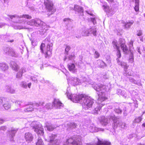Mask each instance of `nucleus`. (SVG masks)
Masks as SVG:
<instances>
[{
	"mask_svg": "<svg viewBox=\"0 0 145 145\" xmlns=\"http://www.w3.org/2000/svg\"><path fill=\"white\" fill-rule=\"evenodd\" d=\"M70 88L68 87L65 94L69 99L74 102H79L82 104L83 109L88 110L91 108L93 103V100L90 97L84 95H72L69 92Z\"/></svg>",
	"mask_w": 145,
	"mask_h": 145,
	"instance_id": "f257e3e1",
	"label": "nucleus"
},
{
	"mask_svg": "<svg viewBox=\"0 0 145 145\" xmlns=\"http://www.w3.org/2000/svg\"><path fill=\"white\" fill-rule=\"evenodd\" d=\"M44 103L43 102H40L36 103L34 104L29 105L24 110H21L22 112H31L33 111L39 110V111L42 110V108H46L47 109L51 108L52 107H55L56 108H60L63 107V105L58 99H55L52 104L50 103L46 104L44 107H43Z\"/></svg>",
	"mask_w": 145,
	"mask_h": 145,
	"instance_id": "f03ea898",
	"label": "nucleus"
},
{
	"mask_svg": "<svg viewBox=\"0 0 145 145\" xmlns=\"http://www.w3.org/2000/svg\"><path fill=\"white\" fill-rule=\"evenodd\" d=\"M94 89L97 92L99 98L97 103V106L92 111L94 114H98V112L101 109L102 107L105 104L101 103L102 102L107 99L106 93V86L102 84H96L93 87Z\"/></svg>",
	"mask_w": 145,
	"mask_h": 145,
	"instance_id": "7ed1b4c3",
	"label": "nucleus"
},
{
	"mask_svg": "<svg viewBox=\"0 0 145 145\" xmlns=\"http://www.w3.org/2000/svg\"><path fill=\"white\" fill-rule=\"evenodd\" d=\"M111 119L113 121L112 126L114 129L116 128L119 124L122 128L124 129L126 128L127 124L125 123L119 122V118L116 117L113 114H111L108 118H106L104 116H102L99 119L101 123L105 126L107 125Z\"/></svg>",
	"mask_w": 145,
	"mask_h": 145,
	"instance_id": "20e7f679",
	"label": "nucleus"
},
{
	"mask_svg": "<svg viewBox=\"0 0 145 145\" xmlns=\"http://www.w3.org/2000/svg\"><path fill=\"white\" fill-rule=\"evenodd\" d=\"M9 17L14 20V22L16 23H22V24L25 25L26 24L30 25H35L36 24L35 20H31L30 21L26 22L23 20V18L31 19L32 17L31 16L28 14H23L22 15L18 16L16 15H10Z\"/></svg>",
	"mask_w": 145,
	"mask_h": 145,
	"instance_id": "39448f33",
	"label": "nucleus"
},
{
	"mask_svg": "<svg viewBox=\"0 0 145 145\" xmlns=\"http://www.w3.org/2000/svg\"><path fill=\"white\" fill-rule=\"evenodd\" d=\"M125 43V40L121 38L119 39L118 42L116 40H114L112 42V45L114 49L116 51H117V56L118 58H120L121 57V53L120 49V45L125 53H127L128 51L127 47Z\"/></svg>",
	"mask_w": 145,
	"mask_h": 145,
	"instance_id": "423d86ee",
	"label": "nucleus"
},
{
	"mask_svg": "<svg viewBox=\"0 0 145 145\" xmlns=\"http://www.w3.org/2000/svg\"><path fill=\"white\" fill-rule=\"evenodd\" d=\"M50 39L46 38L45 41L46 44L42 43L40 46L41 52L44 53L46 58H49L51 57L52 54V43L49 41Z\"/></svg>",
	"mask_w": 145,
	"mask_h": 145,
	"instance_id": "0eeeda50",
	"label": "nucleus"
},
{
	"mask_svg": "<svg viewBox=\"0 0 145 145\" xmlns=\"http://www.w3.org/2000/svg\"><path fill=\"white\" fill-rule=\"evenodd\" d=\"M68 81L69 83L71 84L74 86L80 84L83 82H85L86 84H91L90 80H86L85 77H83L80 80L77 77H71L68 80Z\"/></svg>",
	"mask_w": 145,
	"mask_h": 145,
	"instance_id": "6e6552de",
	"label": "nucleus"
},
{
	"mask_svg": "<svg viewBox=\"0 0 145 145\" xmlns=\"http://www.w3.org/2000/svg\"><path fill=\"white\" fill-rule=\"evenodd\" d=\"M35 26H38L39 25L42 27V29L39 31L40 34L41 35H44V37L46 35V32L50 27L49 26L40 19L35 20Z\"/></svg>",
	"mask_w": 145,
	"mask_h": 145,
	"instance_id": "1a4fd4ad",
	"label": "nucleus"
},
{
	"mask_svg": "<svg viewBox=\"0 0 145 145\" xmlns=\"http://www.w3.org/2000/svg\"><path fill=\"white\" fill-rule=\"evenodd\" d=\"M81 138L76 139V140L72 138L68 139L64 145H82Z\"/></svg>",
	"mask_w": 145,
	"mask_h": 145,
	"instance_id": "9d476101",
	"label": "nucleus"
},
{
	"mask_svg": "<svg viewBox=\"0 0 145 145\" xmlns=\"http://www.w3.org/2000/svg\"><path fill=\"white\" fill-rule=\"evenodd\" d=\"M33 129H34L35 131L38 134H40L41 136L43 135V129L42 127L41 124H37L35 126L33 127Z\"/></svg>",
	"mask_w": 145,
	"mask_h": 145,
	"instance_id": "9b49d317",
	"label": "nucleus"
},
{
	"mask_svg": "<svg viewBox=\"0 0 145 145\" xmlns=\"http://www.w3.org/2000/svg\"><path fill=\"white\" fill-rule=\"evenodd\" d=\"M44 4L46 8L49 11L52 12L55 11V10L53 8V3L51 1L44 0Z\"/></svg>",
	"mask_w": 145,
	"mask_h": 145,
	"instance_id": "f8f14e48",
	"label": "nucleus"
},
{
	"mask_svg": "<svg viewBox=\"0 0 145 145\" xmlns=\"http://www.w3.org/2000/svg\"><path fill=\"white\" fill-rule=\"evenodd\" d=\"M49 138L48 139V141L50 142V145H57V140L55 139L56 136L55 135L52 134H49Z\"/></svg>",
	"mask_w": 145,
	"mask_h": 145,
	"instance_id": "ddd939ff",
	"label": "nucleus"
},
{
	"mask_svg": "<svg viewBox=\"0 0 145 145\" xmlns=\"http://www.w3.org/2000/svg\"><path fill=\"white\" fill-rule=\"evenodd\" d=\"M97 141L95 143H89L86 145H110L111 143L107 141L100 140L98 138L97 139Z\"/></svg>",
	"mask_w": 145,
	"mask_h": 145,
	"instance_id": "4468645a",
	"label": "nucleus"
},
{
	"mask_svg": "<svg viewBox=\"0 0 145 145\" xmlns=\"http://www.w3.org/2000/svg\"><path fill=\"white\" fill-rule=\"evenodd\" d=\"M18 131L17 129L12 128L8 132L9 137L10 138V140L11 142L13 141V137L15 136V134Z\"/></svg>",
	"mask_w": 145,
	"mask_h": 145,
	"instance_id": "2eb2a0df",
	"label": "nucleus"
},
{
	"mask_svg": "<svg viewBox=\"0 0 145 145\" xmlns=\"http://www.w3.org/2000/svg\"><path fill=\"white\" fill-rule=\"evenodd\" d=\"M24 137L26 141L28 143L31 142L33 139L32 135L29 133H26L25 134Z\"/></svg>",
	"mask_w": 145,
	"mask_h": 145,
	"instance_id": "dca6fc26",
	"label": "nucleus"
},
{
	"mask_svg": "<svg viewBox=\"0 0 145 145\" xmlns=\"http://www.w3.org/2000/svg\"><path fill=\"white\" fill-rule=\"evenodd\" d=\"M5 100V98H0V107L3 106L5 109L7 110L9 109L11 106L10 104L8 103L5 104L3 105H2V102Z\"/></svg>",
	"mask_w": 145,
	"mask_h": 145,
	"instance_id": "f3484780",
	"label": "nucleus"
},
{
	"mask_svg": "<svg viewBox=\"0 0 145 145\" xmlns=\"http://www.w3.org/2000/svg\"><path fill=\"white\" fill-rule=\"evenodd\" d=\"M89 129L90 132H97L99 131H103V129L101 128H98L95 127L93 124H91L89 127Z\"/></svg>",
	"mask_w": 145,
	"mask_h": 145,
	"instance_id": "a211bd4d",
	"label": "nucleus"
},
{
	"mask_svg": "<svg viewBox=\"0 0 145 145\" xmlns=\"http://www.w3.org/2000/svg\"><path fill=\"white\" fill-rule=\"evenodd\" d=\"M31 85V82L27 83L26 81H22L20 84L21 87L25 89H27V87L29 88H30Z\"/></svg>",
	"mask_w": 145,
	"mask_h": 145,
	"instance_id": "6ab92c4d",
	"label": "nucleus"
},
{
	"mask_svg": "<svg viewBox=\"0 0 145 145\" xmlns=\"http://www.w3.org/2000/svg\"><path fill=\"white\" fill-rule=\"evenodd\" d=\"M25 72V69L24 68H22L20 69L16 74V78L18 79H21L22 78V74Z\"/></svg>",
	"mask_w": 145,
	"mask_h": 145,
	"instance_id": "aec40b11",
	"label": "nucleus"
},
{
	"mask_svg": "<svg viewBox=\"0 0 145 145\" xmlns=\"http://www.w3.org/2000/svg\"><path fill=\"white\" fill-rule=\"evenodd\" d=\"M68 68L69 70L72 73H75L77 71V69L76 67L75 64L74 63L69 64Z\"/></svg>",
	"mask_w": 145,
	"mask_h": 145,
	"instance_id": "412c9836",
	"label": "nucleus"
},
{
	"mask_svg": "<svg viewBox=\"0 0 145 145\" xmlns=\"http://www.w3.org/2000/svg\"><path fill=\"white\" fill-rule=\"evenodd\" d=\"M74 10L78 12V13L80 14V15H82L83 14V10L82 8L80 7L78 5H75L74 7Z\"/></svg>",
	"mask_w": 145,
	"mask_h": 145,
	"instance_id": "4be33fe9",
	"label": "nucleus"
},
{
	"mask_svg": "<svg viewBox=\"0 0 145 145\" xmlns=\"http://www.w3.org/2000/svg\"><path fill=\"white\" fill-rule=\"evenodd\" d=\"M8 68V65L6 63L4 62L0 63V69L5 71L7 70Z\"/></svg>",
	"mask_w": 145,
	"mask_h": 145,
	"instance_id": "5701e85b",
	"label": "nucleus"
},
{
	"mask_svg": "<svg viewBox=\"0 0 145 145\" xmlns=\"http://www.w3.org/2000/svg\"><path fill=\"white\" fill-rule=\"evenodd\" d=\"M6 91L11 93H14L15 92V90L9 86H6L5 87Z\"/></svg>",
	"mask_w": 145,
	"mask_h": 145,
	"instance_id": "b1692460",
	"label": "nucleus"
},
{
	"mask_svg": "<svg viewBox=\"0 0 145 145\" xmlns=\"http://www.w3.org/2000/svg\"><path fill=\"white\" fill-rule=\"evenodd\" d=\"M89 34H92L93 36H96L97 35V30L94 27H92L89 29Z\"/></svg>",
	"mask_w": 145,
	"mask_h": 145,
	"instance_id": "393cba45",
	"label": "nucleus"
},
{
	"mask_svg": "<svg viewBox=\"0 0 145 145\" xmlns=\"http://www.w3.org/2000/svg\"><path fill=\"white\" fill-rule=\"evenodd\" d=\"M10 64L12 69L15 71H17L19 68V67L16 63L14 61H11Z\"/></svg>",
	"mask_w": 145,
	"mask_h": 145,
	"instance_id": "a878e982",
	"label": "nucleus"
},
{
	"mask_svg": "<svg viewBox=\"0 0 145 145\" xmlns=\"http://www.w3.org/2000/svg\"><path fill=\"white\" fill-rule=\"evenodd\" d=\"M102 7L104 10L107 13H109L111 12V8H110L109 6L106 4L103 5Z\"/></svg>",
	"mask_w": 145,
	"mask_h": 145,
	"instance_id": "bb28decb",
	"label": "nucleus"
},
{
	"mask_svg": "<svg viewBox=\"0 0 145 145\" xmlns=\"http://www.w3.org/2000/svg\"><path fill=\"white\" fill-rule=\"evenodd\" d=\"M134 21L133 20L129 21L128 22L125 23V27L126 28H129L133 24Z\"/></svg>",
	"mask_w": 145,
	"mask_h": 145,
	"instance_id": "cd10ccee",
	"label": "nucleus"
},
{
	"mask_svg": "<svg viewBox=\"0 0 145 145\" xmlns=\"http://www.w3.org/2000/svg\"><path fill=\"white\" fill-rule=\"evenodd\" d=\"M8 55L16 57H17L18 56V54L12 48H11Z\"/></svg>",
	"mask_w": 145,
	"mask_h": 145,
	"instance_id": "c85d7f7f",
	"label": "nucleus"
},
{
	"mask_svg": "<svg viewBox=\"0 0 145 145\" xmlns=\"http://www.w3.org/2000/svg\"><path fill=\"white\" fill-rule=\"evenodd\" d=\"M8 55L16 57H17L18 56V54L12 48H11Z\"/></svg>",
	"mask_w": 145,
	"mask_h": 145,
	"instance_id": "c756f323",
	"label": "nucleus"
},
{
	"mask_svg": "<svg viewBox=\"0 0 145 145\" xmlns=\"http://www.w3.org/2000/svg\"><path fill=\"white\" fill-rule=\"evenodd\" d=\"M116 60L118 64L119 65H120L122 67H124V69L125 70V71L126 72V70H125L127 68L126 63L124 62H120V61L119 60V59L118 58H117L116 59Z\"/></svg>",
	"mask_w": 145,
	"mask_h": 145,
	"instance_id": "7c9ffc66",
	"label": "nucleus"
},
{
	"mask_svg": "<svg viewBox=\"0 0 145 145\" xmlns=\"http://www.w3.org/2000/svg\"><path fill=\"white\" fill-rule=\"evenodd\" d=\"M97 62L99 66L101 68H104L106 66L105 63L102 60H98Z\"/></svg>",
	"mask_w": 145,
	"mask_h": 145,
	"instance_id": "2f4dec72",
	"label": "nucleus"
},
{
	"mask_svg": "<svg viewBox=\"0 0 145 145\" xmlns=\"http://www.w3.org/2000/svg\"><path fill=\"white\" fill-rule=\"evenodd\" d=\"M48 123L46 124V126L47 130L49 131H52L55 128L51 124H48Z\"/></svg>",
	"mask_w": 145,
	"mask_h": 145,
	"instance_id": "473e14b6",
	"label": "nucleus"
},
{
	"mask_svg": "<svg viewBox=\"0 0 145 145\" xmlns=\"http://www.w3.org/2000/svg\"><path fill=\"white\" fill-rule=\"evenodd\" d=\"M139 0H135V7L134 9L137 12L138 11L139 8Z\"/></svg>",
	"mask_w": 145,
	"mask_h": 145,
	"instance_id": "72a5a7b5",
	"label": "nucleus"
},
{
	"mask_svg": "<svg viewBox=\"0 0 145 145\" xmlns=\"http://www.w3.org/2000/svg\"><path fill=\"white\" fill-rule=\"evenodd\" d=\"M142 115L141 116L136 117L133 121V122L135 123H139L142 121Z\"/></svg>",
	"mask_w": 145,
	"mask_h": 145,
	"instance_id": "f704fd0d",
	"label": "nucleus"
},
{
	"mask_svg": "<svg viewBox=\"0 0 145 145\" xmlns=\"http://www.w3.org/2000/svg\"><path fill=\"white\" fill-rule=\"evenodd\" d=\"M76 124L74 123H71L68 124V126L69 128H74L76 127Z\"/></svg>",
	"mask_w": 145,
	"mask_h": 145,
	"instance_id": "c9c22d12",
	"label": "nucleus"
},
{
	"mask_svg": "<svg viewBox=\"0 0 145 145\" xmlns=\"http://www.w3.org/2000/svg\"><path fill=\"white\" fill-rule=\"evenodd\" d=\"M89 29H85L83 31L82 33V35L83 36H88L89 34Z\"/></svg>",
	"mask_w": 145,
	"mask_h": 145,
	"instance_id": "e433bc0d",
	"label": "nucleus"
},
{
	"mask_svg": "<svg viewBox=\"0 0 145 145\" xmlns=\"http://www.w3.org/2000/svg\"><path fill=\"white\" fill-rule=\"evenodd\" d=\"M131 50V54H130V58L129 59V61L131 63H133L134 62V56L133 52Z\"/></svg>",
	"mask_w": 145,
	"mask_h": 145,
	"instance_id": "4c0bfd02",
	"label": "nucleus"
},
{
	"mask_svg": "<svg viewBox=\"0 0 145 145\" xmlns=\"http://www.w3.org/2000/svg\"><path fill=\"white\" fill-rule=\"evenodd\" d=\"M36 145H44V142L41 138H39L37 141L36 143Z\"/></svg>",
	"mask_w": 145,
	"mask_h": 145,
	"instance_id": "58836bf2",
	"label": "nucleus"
},
{
	"mask_svg": "<svg viewBox=\"0 0 145 145\" xmlns=\"http://www.w3.org/2000/svg\"><path fill=\"white\" fill-rule=\"evenodd\" d=\"M10 49L11 48L9 47H6L4 48V53L8 55Z\"/></svg>",
	"mask_w": 145,
	"mask_h": 145,
	"instance_id": "ea45409f",
	"label": "nucleus"
},
{
	"mask_svg": "<svg viewBox=\"0 0 145 145\" xmlns=\"http://www.w3.org/2000/svg\"><path fill=\"white\" fill-rule=\"evenodd\" d=\"M14 27L15 29H21L23 28H25V25H22L21 26H17V25H15L13 26Z\"/></svg>",
	"mask_w": 145,
	"mask_h": 145,
	"instance_id": "a19ab883",
	"label": "nucleus"
},
{
	"mask_svg": "<svg viewBox=\"0 0 145 145\" xmlns=\"http://www.w3.org/2000/svg\"><path fill=\"white\" fill-rule=\"evenodd\" d=\"M100 56V54L99 53L96 51H95L94 54V57L95 58H98Z\"/></svg>",
	"mask_w": 145,
	"mask_h": 145,
	"instance_id": "79ce46f5",
	"label": "nucleus"
},
{
	"mask_svg": "<svg viewBox=\"0 0 145 145\" xmlns=\"http://www.w3.org/2000/svg\"><path fill=\"white\" fill-rule=\"evenodd\" d=\"M130 81L134 83V84H136L138 85H140V83H138V84L137 83V81L135 80L132 77H130L129 78Z\"/></svg>",
	"mask_w": 145,
	"mask_h": 145,
	"instance_id": "37998d69",
	"label": "nucleus"
},
{
	"mask_svg": "<svg viewBox=\"0 0 145 145\" xmlns=\"http://www.w3.org/2000/svg\"><path fill=\"white\" fill-rule=\"evenodd\" d=\"M114 111L117 113L119 114H121L122 110H120L119 108H116L114 110Z\"/></svg>",
	"mask_w": 145,
	"mask_h": 145,
	"instance_id": "c03bdc74",
	"label": "nucleus"
},
{
	"mask_svg": "<svg viewBox=\"0 0 145 145\" xmlns=\"http://www.w3.org/2000/svg\"><path fill=\"white\" fill-rule=\"evenodd\" d=\"M74 54H72L69 56L68 59L70 60H72L74 59Z\"/></svg>",
	"mask_w": 145,
	"mask_h": 145,
	"instance_id": "a18cd8bd",
	"label": "nucleus"
},
{
	"mask_svg": "<svg viewBox=\"0 0 145 145\" xmlns=\"http://www.w3.org/2000/svg\"><path fill=\"white\" fill-rule=\"evenodd\" d=\"M31 42L33 45L35 46H36L37 44V41L36 40H31Z\"/></svg>",
	"mask_w": 145,
	"mask_h": 145,
	"instance_id": "49530a36",
	"label": "nucleus"
},
{
	"mask_svg": "<svg viewBox=\"0 0 145 145\" xmlns=\"http://www.w3.org/2000/svg\"><path fill=\"white\" fill-rule=\"evenodd\" d=\"M91 21L93 22V24L95 25L96 24V21L95 18H91Z\"/></svg>",
	"mask_w": 145,
	"mask_h": 145,
	"instance_id": "de8ad7c7",
	"label": "nucleus"
},
{
	"mask_svg": "<svg viewBox=\"0 0 145 145\" xmlns=\"http://www.w3.org/2000/svg\"><path fill=\"white\" fill-rule=\"evenodd\" d=\"M70 47L69 46H67L65 49V51L67 52H67L70 49Z\"/></svg>",
	"mask_w": 145,
	"mask_h": 145,
	"instance_id": "09e8293b",
	"label": "nucleus"
},
{
	"mask_svg": "<svg viewBox=\"0 0 145 145\" xmlns=\"http://www.w3.org/2000/svg\"><path fill=\"white\" fill-rule=\"evenodd\" d=\"M118 93V95H122L123 96H124V95L122 93V91L120 89H119L117 90Z\"/></svg>",
	"mask_w": 145,
	"mask_h": 145,
	"instance_id": "8fccbe9b",
	"label": "nucleus"
},
{
	"mask_svg": "<svg viewBox=\"0 0 145 145\" xmlns=\"http://www.w3.org/2000/svg\"><path fill=\"white\" fill-rule=\"evenodd\" d=\"M142 34V32L141 31L139 30L138 31L137 35L138 36H141Z\"/></svg>",
	"mask_w": 145,
	"mask_h": 145,
	"instance_id": "3c124183",
	"label": "nucleus"
},
{
	"mask_svg": "<svg viewBox=\"0 0 145 145\" xmlns=\"http://www.w3.org/2000/svg\"><path fill=\"white\" fill-rule=\"evenodd\" d=\"M63 20L64 22H68V23H69L71 22L70 19L68 18H65Z\"/></svg>",
	"mask_w": 145,
	"mask_h": 145,
	"instance_id": "603ef678",
	"label": "nucleus"
},
{
	"mask_svg": "<svg viewBox=\"0 0 145 145\" xmlns=\"http://www.w3.org/2000/svg\"><path fill=\"white\" fill-rule=\"evenodd\" d=\"M31 79L32 81H34V82H36L37 81V79L35 77H31Z\"/></svg>",
	"mask_w": 145,
	"mask_h": 145,
	"instance_id": "864d4df0",
	"label": "nucleus"
},
{
	"mask_svg": "<svg viewBox=\"0 0 145 145\" xmlns=\"http://www.w3.org/2000/svg\"><path fill=\"white\" fill-rule=\"evenodd\" d=\"M6 129V127L5 126H2L0 127V130L5 131Z\"/></svg>",
	"mask_w": 145,
	"mask_h": 145,
	"instance_id": "5fc2aeb1",
	"label": "nucleus"
},
{
	"mask_svg": "<svg viewBox=\"0 0 145 145\" xmlns=\"http://www.w3.org/2000/svg\"><path fill=\"white\" fill-rule=\"evenodd\" d=\"M133 42L132 40H131L130 42V44H129V47H132L133 46Z\"/></svg>",
	"mask_w": 145,
	"mask_h": 145,
	"instance_id": "6e6d98bb",
	"label": "nucleus"
},
{
	"mask_svg": "<svg viewBox=\"0 0 145 145\" xmlns=\"http://www.w3.org/2000/svg\"><path fill=\"white\" fill-rule=\"evenodd\" d=\"M106 61H107V63H108L110 64V63L111 61V59L110 58L108 57V59H106Z\"/></svg>",
	"mask_w": 145,
	"mask_h": 145,
	"instance_id": "4d7b16f0",
	"label": "nucleus"
},
{
	"mask_svg": "<svg viewBox=\"0 0 145 145\" xmlns=\"http://www.w3.org/2000/svg\"><path fill=\"white\" fill-rule=\"evenodd\" d=\"M5 24L4 23H0V28L2 27L3 26L5 25Z\"/></svg>",
	"mask_w": 145,
	"mask_h": 145,
	"instance_id": "13d9d810",
	"label": "nucleus"
},
{
	"mask_svg": "<svg viewBox=\"0 0 145 145\" xmlns=\"http://www.w3.org/2000/svg\"><path fill=\"white\" fill-rule=\"evenodd\" d=\"M137 51L140 54H141V52L140 51V48H138V50H137Z\"/></svg>",
	"mask_w": 145,
	"mask_h": 145,
	"instance_id": "bf43d9fd",
	"label": "nucleus"
},
{
	"mask_svg": "<svg viewBox=\"0 0 145 145\" xmlns=\"http://www.w3.org/2000/svg\"><path fill=\"white\" fill-rule=\"evenodd\" d=\"M86 12L88 14H90V15L92 16L93 15V14L92 13H91V12H89L88 11H86Z\"/></svg>",
	"mask_w": 145,
	"mask_h": 145,
	"instance_id": "052dcab7",
	"label": "nucleus"
},
{
	"mask_svg": "<svg viewBox=\"0 0 145 145\" xmlns=\"http://www.w3.org/2000/svg\"><path fill=\"white\" fill-rule=\"evenodd\" d=\"M4 121V120L3 119H0V124L2 123Z\"/></svg>",
	"mask_w": 145,
	"mask_h": 145,
	"instance_id": "680f3d73",
	"label": "nucleus"
},
{
	"mask_svg": "<svg viewBox=\"0 0 145 145\" xmlns=\"http://www.w3.org/2000/svg\"><path fill=\"white\" fill-rule=\"evenodd\" d=\"M109 3H112L113 2L114 0H106Z\"/></svg>",
	"mask_w": 145,
	"mask_h": 145,
	"instance_id": "e2e57ef3",
	"label": "nucleus"
},
{
	"mask_svg": "<svg viewBox=\"0 0 145 145\" xmlns=\"http://www.w3.org/2000/svg\"><path fill=\"white\" fill-rule=\"evenodd\" d=\"M3 75L0 73V79H1L3 78Z\"/></svg>",
	"mask_w": 145,
	"mask_h": 145,
	"instance_id": "0e129e2a",
	"label": "nucleus"
},
{
	"mask_svg": "<svg viewBox=\"0 0 145 145\" xmlns=\"http://www.w3.org/2000/svg\"><path fill=\"white\" fill-rule=\"evenodd\" d=\"M8 42H14V40H10L9 41H8Z\"/></svg>",
	"mask_w": 145,
	"mask_h": 145,
	"instance_id": "69168bd1",
	"label": "nucleus"
},
{
	"mask_svg": "<svg viewBox=\"0 0 145 145\" xmlns=\"http://www.w3.org/2000/svg\"><path fill=\"white\" fill-rule=\"evenodd\" d=\"M132 135H131L129 136V138H131L133 137Z\"/></svg>",
	"mask_w": 145,
	"mask_h": 145,
	"instance_id": "338daca9",
	"label": "nucleus"
},
{
	"mask_svg": "<svg viewBox=\"0 0 145 145\" xmlns=\"http://www.w3.org/2000/svg\"><path fill=\"white\" fill-rule=\"evenodd\" d=\"M138 145H145V144H138Z\"/></svg>",
	"mask_w": 145,
	"mask_h": 145,
	"instance_id": "774afa93",
	"label": "nucleus"
}]
</instances>
